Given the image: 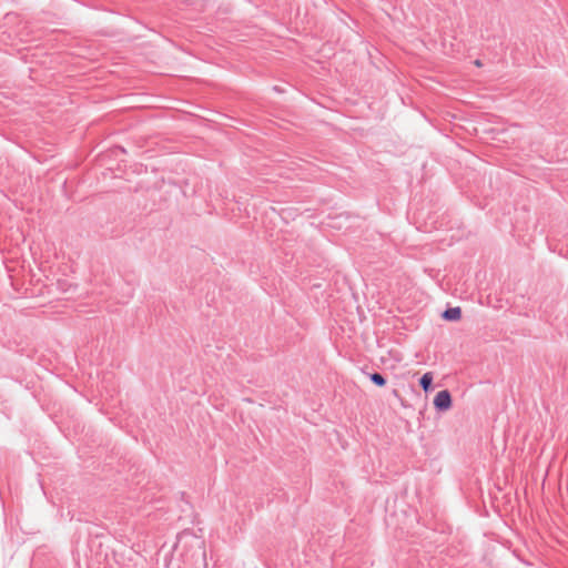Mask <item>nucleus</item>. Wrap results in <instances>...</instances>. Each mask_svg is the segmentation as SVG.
Returning a JSON list of instances; mask_svg holds the SVG:
<instances>
[{"label":"nucleus","instance_id":"obj_1","mask_svg":"<svg viewBox=\"0 0 568 568\" xmlns=\"http://www.w3.org/2000/svg\"><path fill=\"white\" fill-rule=\"evenodd\" d=\"M434 407L438 412H446L452 407V395L449 390L443 389L434 398Z\"/></svg>","mask_w":568,"mask_h":568},{"label":"nucleus","instance_id":"obj_3","mask_svg":"<svg viewBox=\"0 0 568 568\" xmlns=\"http://www.w3.org/2000/svg\"><path fill=\"white\" fill-rule=\"evenodd\" d=\"M433 373L427 372L419 378V386L423 388L425 393L429 392L433 388Z\"/></svg>","mask_w":568,"mask_h":568},{"label":"nucleus","instance_id":"obj_4","mask_svg":"<svg viewBox=\"0 0 568 568\" xmlns=\"http://www.w3.org/2000/svg\"><path fill=\"white\" fill-rule=\"evenodd\" d=\"M368 377L371 382L378 387H384L387 383L386 378L381 373L368 374Z\"/></svg>","mask_w":568,"mask_h":568},{"label":"nucleus","instance_id":"obj_2","mask_svg":"<svg viewBox=\"0 0 568 568\" xmlns=\"http://www.w3.org/2000/svg\"><path fill=\"white\" fill-rule=\"evenodd\" d=\"M442 317L446 321H459L462 318V308L458 306L449 307L444 311Z\"/></svg>","mask_w":568,"mask_h":568},{"label":"nucleus","instance_id":"obj_5","mask_svg":"<svg viewBox=\"0 0 568 568\" xmlns=\"http://www.w3.org/2000/svg\"><path fill=\"white\" fill-rule=\"evenodd\" d=\"M475 65H477V67H481V62H480V60H476V61H475Z\"/></svg>","mask_w":568,"mask_h":568}]
</instances>
